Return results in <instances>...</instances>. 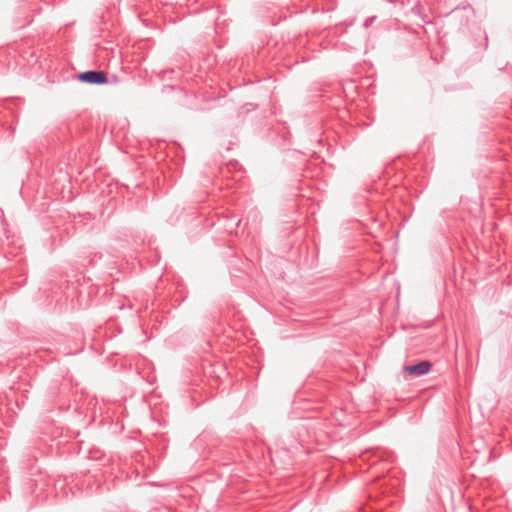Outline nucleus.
<instances>
[{
    "mask_svg": "<svg viewBox=\"0 0 512 512\" xmlns=\"http://www.w3.org/2000/svg\"><path fill=\"white\" fill-rule=\"evenodd\" d=\"M81 82L89 84H105L108 82L107 74L103 71L89 70L78 75Z\"/></svg>",
    "mask_w": 512,
    "mask_h": 512,
    "instance_id": "obj_1",
    "label": "nucleus"
},
{
    "mask_svg": "<svg viewBox=\"0 0 512 512\" xmlns=\"http://www.w3.org/2000/svg\"><path fill=\"white\" fill-rule=\"evenodd\" d=\"M432 368L431 362L423 360L417 364L409 365L404 367V371L409 375L420 377L430 372Z\"/></svg>",
    "mask_w": 512,
    "mask_h": 512,
    "instance_id": "obj_2",
    "label": "nucleus"
},
{
    "mask_svg": "<svg viewBox=\"0 0 512 512\" xmlns=\"http://www.w3.org/2000/svg\"><path fill=\"white\" fill-rule=\"evenodd\" d=\"M376 19V16H371V17H368L365 22H364V27L365 28H368L372 25V23L375 21Z\"/></svg>",
    "mask_w": 512,
    "mask_h": 512,
    "instance_id": "obj_3",
    "label": "nucleus"
}]
</instances>
